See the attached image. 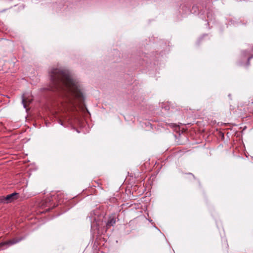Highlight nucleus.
Returning a JSON list of instances; mask_svg holds the SVG:
<instances>
[{
	"instance_id": "nucleus-1",
	"label": "nucleus",
	"mask_w": 253,
	"mask_h": 253,
	"mask_svg": "<svg viewBox=\"0 0 253 253\" xmlns=\"http://www.w3.org/2000/svg\"><path fill=\"white\" fill-rule=\"evenodd\" d=\"M50 77L53 91H64L72 94L80 101L84 100L83 93L67 72L57 68L52 69Z\"/></svg>"
},
{
	"instance_id": "nucleus-2",
	"label": "nucleus",
	"mask_w": 253,
	"mask_h": 253,
	"mask_svg": "<svg viewBox=\"0 0 253 253\" xmlns=\"http://www.w3.org/2000/svg\"><path fill=\"white\" fill-rule=\"evenodd\" d=\"M23 239V238L22 237L14 238L9 240L1 242L0 243V250H3L6 249L8 247L19 243L22 241Z\"/></svg>"
},
{
	"instance_id": "nucleus-3",
	"label": "nucleus",
	"mask_w": 253,
	"mask_h": 253,
	"mask_svg": "<svg viewBox=\"0 0 253 253\" xmlns=\"http://www.w3.org/2000/svg\"><path fill=\"white\" fill-rule=\"evenodd\" d=\"M52 197H48L42 201L41 206L43 209L46 208L45 209V211H48L57 206V205L52 203Z\"/></svg>"
},
{
	"instance_id": "nucleus-4",
	"label": "nucleus",
	"mask_w": 253,
	"mask_h": 253,
	"mask_svg": "<svg viewBox=\"0 0 253 253\" xmlns=\"http://www.w3.org/2000/svg\"><path fill=\"white\" fill-rule=\"evenodd\" d=\"M19 194L17 193H13L8 194L5 197L2 196L0 198L1 202L8 204L13 202L14 200L18 198Z\"/></svg>"
},
{
	"instance_id": "nucleus-5",
	"label": "nucleus",
	"mask_w": 253,
	"mask_h": 253,
	"mask_svg": "<svg viewBox=\"0 0 253 253\" xmlns=\"http://www.w3.org/2000/svg\"><path fill=\"white\" fill-rule=\"evenodd\" d=\"M118 216L115 213L109 215L108 220L106 222V229H108L111 226H113L116 223Z\"/></svg>"
},
{
	"instance_id": "nucleus-6",
	"label": "nucleus",
	"mask_w": 253,
	"mask_h": 253,
	"mask_svg": "<svg viewBox=\"0 0 253 253\" xmlns=\"http://www.w3.org/2000/svg\"><path fill=\"white\" fill-rule=\"evenodd\" d=\"M253 58V55H250L249 52L247 50H244L241 52L240 55V59L241 60H244L245 59L247 58V65H250V60Z\"/></svg>"
},
{
	"instance_id": "nucleus-7",
	"label": "nucleus",
	"mask_w": 253,
	"mask_h": 253,
	"mask_svg": "<svg viewBox=\"0 0 253 253\" xmlns=\"http://www.w3.org/2000/svg\"><path fill=\"white\" fill-rule=\"evenodd\" d=\"M228 245L226 240L223 239L222 241L221 250L223 253H227L228 252Z\"/></svg>"
},
{
	"instance_id": "nucleus-8",
	"label": "nucleus",
	"mask_w": 253,
	"mask_h": 253,
	"mask_svg": "<svg viewBox=\"0 0 253 253\" xmlns=\"http://www.w3.org/2000/svg\"><path fill=\"white\" fill-rule=\"evenodd\" d=\"M27 102V101L25 99V96H24V95L23 94L22 95V103L23 104V105H24V107L25 108L26 107V105H25V103Z\"/></svg>"
},
{
	"instance_id": "nucleus-9",
	"label": "nucleus",
	"mask_w": 253,
	"mask_h": 253,
	"mask_svg": "<svg viewBox=\"0 0 253 253\" xmlns=\"http://www.w3.org/2000/svg\"><path fill=\"white\" fill-rule=\"evenodd\" d=\"M189 174L192 175L194 176V175L191 173H189Z\"/></svg>"
}]
</instances>
